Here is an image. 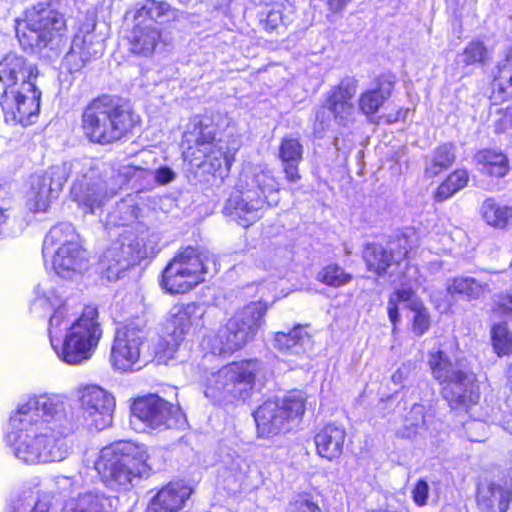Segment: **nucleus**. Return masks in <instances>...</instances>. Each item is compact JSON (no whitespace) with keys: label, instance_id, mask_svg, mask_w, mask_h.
Masks as SVG:
<instances>
[{"label":"nucleus","instance_id":"f257e3e1","mask_svg":"<svg viewBox=\"0 0 512 512\" xmlns=\"http://www.w3.org/2000/svg\"><path fill=\"white\" fill-rule=\"evenodd\" d=\"M63 396L44 394L28 398L10 418L7 441L25 464L59 462L68 455L65 436L70 431Z\"/></svg>","mask_w":512,"mask_h":512},{"label":"nucleus","instance_id":"f03ea898","mask_svg":"<svg viewBox=\"0 0 512 512\" xmlns=\"http://www.w3.org/2000/svg\"><path fill=\"white\" fill-rule=\"evenodd\" d=\"M73 174L76 178L70 196L84 213H96L116 194V188L108 187L93 159H77L53 165L43 174L31 178L28 198L30 209L34 212H45Z\"/></svg>","mask_w":512,"mask_h":512},{"label":"nucleus","instance_id":"7ed1b4c3","mask_svg":"<svg viewBox=\"0 0 512 512\" xmlns=\"http://www.w3.org/2000/svg\"><path fill=\"white\" fill-rule=\"evenodd\" d=\"M37 303H47L53 309L48 332L57 356L69 365H79L89 360L103 334L97 308L86 306L82 314L72 320L67 303L54 291L37 299Z\"/></svg>","mask_w":512,"mask_h":512},{"label":"nucleus","instance_id":"20e7f679","mask_svg":"<svg viewBox=\"0 0 512 512\" xmlns=\"http://www.w3.org/2000/svg\"><path fill=\"white\" fill-rule=\"evenodd\" d=\"M279 182L269 172L258 167L245 169L238 180L237 192L226 201L223 213L247 228L259 219L265 206L279 203Z\"/></svg>","mask_w":512,"mask_h":512},{"label":"nucleus","instance_id":"39448f33","mask_svg":"<svg viewBox=\"0 0 512 512\" xmlns=\"http://www.w3.org/2000/svg\"><path fill=\"white\" fill-rule=\"evenodd\" d=\"M215 134L211 117L194 116L183 134V156L191 165L211 173L220 172L223 177L222 171L228 173L230 170L239 144L234 143L231 148H225L221 139L216 140Z\"/></svg>","mask_w":512,"mask_h":512},{"label":"nucleus","instance_id":"423d86ee","mask_svg":"<svg viewBox=\"0 0 512 512\" xmlns=\"http://www.w3.org/2000/svg\"><path fill=\"white\" fill-rule=\"evenodd\" d=\"M148 450L131 441H117L103 447L95 468L102 481L115 490H127L141 478L148 477Z\"/></svg>","mask_w":512,"mask_h":512},{"label":"nucleus","instance_id":"0eeeda50","mask_svg":"<svg viewBox=\"0 0 512 512\" xmlns=\"http://www.w3.org/2000/svg\"><path fill=\"white\" fill-rule=\"evenodd\" d=\"M138 117L124 104L104 95L91 101L82 114L85 136L93 143L107 145L131 132Z\"/></svg>","mask_w":512,"mask_h":512},{"label":"nucleus","instance_id":"6e6552de","mask_svg":"<svg viewBox=\"0 0 512 512\" xmlns=\"http://www.w3.org/2000/svg\"><path fill=\"white\" fill-rule=\"evenodd\" d=\"M428 364L433 378L443 385L442 394L450 408L468 413L479 399L475 374L465 369L461 362H453L441 347L429 353Z\"/></svg>","mask_w":512,"mask_h":512},{"label":"nucleus","instance_id":"1a4fd4ad","mask_svg":"<svg viewBox=\"0 0 512 512\" xmlns=\"http://www.w3.org/2000/svg\"><path fill=\"white\" fill-rule=\"evenodd\" d=\"M264 374V364L257 359L233 362L207 373L204 394L216 404L245 400L250 396L255 380Z\"/></svg>","mask_w":512,"mask_h":512},{"label":"nucleus","instance_id":"9d476101","mask_svg":"<svg viewBox=\"0 0 512 512\" xmlns=\"http://www.w3.org/2000/svg\"><path fill=\"white\" fill-rule=\"evenodd\" d=\"M267 310L265 302H250L237 310L214 335L205 338V346L214 355H229L243 348L264 324Z\"/></svg>","mask_w":512,"mask_h":512},{"label":"nucleus","instance_id":"9b49d317","mask_svg":"<svg viewBox=\"0 0 512 512\" xmlns=\"http://www.w3.org/2000/svg\"><path fill=\"white\" fill-rule=\"evenodd\" d=\"M42 253L44 257L53 254V269L64 279L80 276L88 268L87 253L79 244L71 223H60L50 229L44 239Z\"/></svg>","mask_w":512,"mask_h":512},{"label":"nucleus","instance_id":"f8f14e48","mask_svg":"<svg viewBox=\"0 0 512 512\" xmlns=\"http://www.w3.org/2000/svg\"><path fill=\"white\" fill-rule=\"evenodd\" d=\"M65 26L64 16L59 12L34 7L27 10L24 19L16 21L15 31L25 51L40 52L53 43Z\"/></svg>","mask_w":512,"mask_h":512},{"label":"nucleus","instance_id":"ddd939ff","mask_svg":"<svg viewBox=\"0 0 512 512\" xmlns=\"http://www.w3.org/2000/svg\"><path fill=\"white\" fill-rule=\"evenodd\" d=\"M305 411L304 400L288 396L282 400H268L254 413L257 432L260 437H273L291 429V424Z\"/></svg>","mask_w":512,"mask_h":512},{"label":"nucleus","instance_id":"4468645a","mask_svg":"<svg viewBox=\"0 0 512 512\" xmlns=\"http://www.w3.org/2000/svg\"><path fill=\"white\" fill-rule=\"evenodd\" d=\"M131 411L135 418L152 430L180 429L187 422L178 405H173L156 394L137 398Z\"/></svg>","mask_w":512,"mask_h":512},{"label":"nucleus","instance_id":"2eb2a0df","mask_svg":"<svg viewBox=\"0 0 512 512\" xmlns=\"http://www.w3.org/2000/svg\"><path fill=\"white\" fill-rule=\"evenodd\" d=\"M357 90V80L345 78L333 86L328 92L321 109L316 113L315 131H324L329 127V116L332 114L334 121L343 127H348L354 122L355 109L352 103Z\"/></svg>","mask_w":512,"mask_h":512},{"label":"nucleus","instance_id":"dca6fc26","mask_svg":"<svg viewBox=\"0 0 512 512\" xmlns=\"http://www.w3.org/2000/svg\"><path fill=\"white\" fill-rule=\"evenodd\" d=\"M146 339L147 330L144 320H132L118 327L111 348L113 366L122 371L132 370L140 361Z\"/></svg>","mask_w":512,"mask_h":512},{"label":"nucleus","instance_id":"f3484780","mask_svg":"<svg viewBox=\"0 0 512 512\" xmlns=\"http://www.w3.org/2000/svg\"><path fill=\"white\" fill-rule=\"evenodd\" d=\"M41 91L36 84L24 82L19 87L5 88L0 97V105L6 123L27 126L31 118L40 110Z\"/></svg>","mask_w":512,"mask_h":512},{"label":"nucleus","instance_id":"a211bd4d","mask_svg":"<svg viewBox=\"0 0 512 512\" xmlns=\"http://www.w3.org/2000/svg\"><path fill=\"white\" fill-rule=\"evenodd\" d=\"M411 248L409 238L401 235L389 241L387 248L380 244H367L363 259L368 270L375 272L378 276L392 277L402 267L410 269L406 258Z\"/></svg>","mask_w":512,"mask_h":512},{"label":"nucleus","instance_id":"6ab92c4d","mask_svg":"<svg viewBox=\"0 0 512 512\" xmlns=\"http://www.w3.org/2000/svg\"><path fill=\"white\" fill-rule=\"evenodd\" d=\"M148 255L142 240L133 234L122 235L103 253L99 261L102 273L109 281L117 280L131 265Z\"/></svg>","mask_w":512,"mask_h":512},{"label":"nucleus","instance_id":"aec40b11","mask_svg":"<svg viewBox=\"0 0 512 512\" xmlns=\"http://www.w3.org/2000/svg\"><path fill=\"white\" fill-rule=\"evenodd\" d=\"M77 395L85 418L96 430L112 424L115 399L108 391L97 385H86L78 388Z\"/></svg>","mask_w":512,"mask_h":512},{"label":"nucleus","instance_id":"412c9836","mask_svg":"<svg viewBox=\"0 0 512 512\" xmlns=\"http://www.w3.org/2000/svg\"><path fill=\"white\" fill-rule=\"evenodd\" d=\"M401 304L405 308H409L414 312L413 316V332L421 336L430 326V320L427 310L416 297L411 287L402 288L395 291L388 301V316L394 327L400 321L398 306Z\"/></svg>","mask_w":512,"mask_h":512},{"label":"nucleus","instance_id":"4be33fe9","mask_svg":"<svg viewBox=\"0 0 512 512\" xmlns=\"http://www.w3.org/2000/svg\"><path fill=\"white\" fill-rule=\"evenodd\" d=\"M210 258L207 253L187 247L175 256L167 265L172 273H180L192 288L205 281Z\"/></svg>","mask_w":512,"mask_h":512},{"label":"nucleus","instance_id":"5701e85b","mask_svg":"<svg viewBox=\"0 0 512 512\" xmlns=\"http://www.w3.org/2000/svg\"><path fill=\"white\" fill-rule=\"evenodd\" d=\"M476 499L482 512H507L512 501V485L503 479L481 482Z\"/></svg>","mask_w":512,"mask_h":512},{"label":"nucleus","instance_id":"b1692460","mask_svg":"<svg viewBox=\"0 0 512 512\" xmlns=\"http://www.w3.org/2000/svg\"><path fill=\"white\" fill-rule=\"evenodd\" d=\"M37 68L15 53H8L0 62V82L6 88L18 87V82L35 84Z\"/></svg>","mask_w":512,"mask_h":512},{"label":"nucleus","instance_id":"393cba45","mask_svg":"<svg viewBox=\"0 0 512 512\" xmlns=\"http://www.w3.org/2000/svg\"><path fill=\"white\" fill-rule=\"evenodd\" d=\"M205 314V307L202 304L190 302L177 304L169 312V321L173 327V334L177 338L184 339L190 330L203 325L202 318Z\"/></svg>","mask_w":512,"mask_h":512},{"label":"nucleus","instance_id":"a878e982","mask_svg":"<svg viewBox=\"0 0 512 512\" xmlns=\"http://www.w3.org/2000/svg\"><path fill=\"white\" fill-rule=\"evenodd\" d=\"M191 493L190 487L180 482H171L153 497L146 512H178Z\"/></svg>","mask_w":512,"mask_h":512},{"label":"nucleus","instance_id":"bb28decb","mask_svg":"<svg viewBox=\"0 0 512 512\" xmlns=\"http://www.w3.org/2000/svg\"><path fill=\"white\" fill-rule=\"evenodd\" d=\"M129 51L140 57H150L161 41V30L150 23L134 21L128 37Z\"/></svg>","mask_w":512,"mask_h":512},{"label":"nucleus","instance_id":"cd10ccee","mask_svg":"<svg viewBox=\"0 0 512 512\" xmlns=\"http://www.w3.org/2000/svg\"><path fill=\"white\" fill-rule=\"evenodd\" d=\"M346 430L343 426L329 423L315 435L317 453L330 461L337 459L343 452Z\"/></svg>","mask_w":512,"mask_h":512},{"label":"nucleus","instance_id":"c85d7f7f","mask_svg":"<svg viewBox=\"0 0 512 512\" xmlns=\"http://www.w3.org/2000/svg\"><path fill=\"white\" fill-rule=\"evenodd\" d=\"M304 148L298 138L284 137L278 148V157L282 163L285 178L290 183L301 179L299 164L303 159Z\"/></svg>","mask_w":512,"mask_h":512},{"label":"nucleus","instance_id":"c756f323","mask_svg":"<svg viewBox=\"0 0 512 512\" xmlns=\"http://www.w3.org/2000/svg\"><path fill=\"white\" fill-rule=\"evenodd\" d=\"M175 10L165 1L146 0L144 4L133 11V21L141 23H150L151 26H157L173 19Z\"/></svg>","mask_w":512,"mask_h":512},{"label":"nucleus","instance_id":"7c9ffc66","mask_svg":"<svg viewBox=\"0 0 512 512\" xmlns=\"http://www.w3.org/2000/svg\"><path fill=\"white\" fill-rule=\"evenodd\" d=\"M310 345L311 338L301 326L287 333L277 332L274 339L275 348L288 355L304 354Z\"/></svg>","mask_w":512,"mask_h":512},{"label":"nucleus","instance_id":"2f4dec72","mask_svg":"<svg viewBox=\"0 0 512 512\" xmlns=\"http://www.w3.org/2000/svg\"><path fill=\"white\" fill-rule=\"evenodd\" d=\"M116 502V497L106 496L100 491H90L78 496L72 512H113Z\"/></svg>","mask_w":512,"mask_h":512},{"label":"nucleus","instance_id":"473e14b6","mask_svg":"<svg viewBox=\"0 0 512 512\" xmlns=\"http://www.w3.org/2000/svg\"><path fill=\"white\" fill-rule=\"evenodd\" d=\"M393 82L380 80L376 88L362 93L359 97V108L367 116L378 112L383 103L390 97Z\"/></svg>","mask_w":512,"mask_h":512},{"label":"nucleus","instance_id":"72a5a7b5","mask_svg":"<svg viewBox=\"0 0 512 512\" xmlns=\"http://www.w3.org/2000/svg\"><path fill=\"white\" fill-rule=\"evenodd\" d=\"M480 212L483 220L491 227L504 229L512 224V207L500 205L493 198L483 201Z\"/></svg>","mask_w":512,"mask_h":512},{"label":"nucleus","instance_id":"f704fd0d","mask_svg":"<svg viewBox=\"0 0 512 512\" xmlns=\"http://www.w3.org/2000/svg\"><path fill=\"white\" fill-rule=\"evenodd\" d=\"M479 170L489 176L504 177L509 170V162L501 152L482 150L475 156Z\"/></svg>","mask_w":512,"mask_h":512},{"label":"nucleus","instance_id":"c9c22d12","mask_svg":"<svg viewBox=\"0 0 512 512\" xmlns=\"http://www.w3.org/2000/svg\"><path fill=\"white\" fill-rule=\"evenodd\" d=\"M490 60V52L481 41L469 42L463 51L456 55V63L462 69L470 66H484Z\"/></svg>","mask_w":512,"mask_h":512},{"label":"nucleus","instance_id":"e433bc0d","mask_svg":"<svg viewBox=\"0 0 512 512\" xmlns=\"http://www.w3.org/2000/svg\"><path fill=\"white\" fill-rule=\"evenodd\" d=\"M455 158L454 147L451 144L436 148L426 161L425 174L428 177L439 175L454 163Z\"/></svg>","mask_w":512,"mask_h":512},{"label":"nucleus","instance_id":"4c0bfd02","mask_svg":"<svg viewBox=\"0 0 512 512\" xmlns=\"http://www.w3.org/2000/svg\"><path fill=\"white\" fill-rule=\"evenodd\" d=\"M448 294L459 295L467 299H477L484 291V285L473 277L460 276L453 278L447 284Z\"/></svg>","mask_w":512,"mask_h":512},{"label":"nucleus","instance_id":"58836bf2","mask_svg":"<svg viewBox=\"0 0 512 512\" xmlns=\"http://www.w3.org/2000/svg\"><path fill=\"white\" fill-rule=\"evenodd\" d=\"M492 85L501 99L512 96V56L498 63Z\"/></svg>","mask_w":512,"mask_h":512},{"label":"nucleus","instance_id":"ea45409f","mask_svg":"<svg viewBox=\"0 0 512 512\" xmlns=\"http://www.w3.org/2000/svg\"><path fill=\"white\" fill-rule=\"evenodd\" d=\"M426 425L427 419L424 406L414 404L406 414L403 427L398 430L397 434L402 438H411L417 435Z\"/></svg>","mask_w":512,"mask_h":512},{"label":"nucleus","instance_id":"a19ab883","mask_svg":"<svg viewBox=\"0 0 512 512\" xmlns=\"http://www.w3.org/2000/svg\"><path fill=\"white\" fill-rule=\"evenodd\" d=\"M138 217V207L132 199L121 200L109 214V222L117 226H126L133 223Z\"/></svg>","mask_w":512,"mask_h":512},{"label":"nucleus","instance_id":"79ce46f5","mask_svg":"<svg viewBox=\"0 0 512 512\" xmlns=\"http://www.w3.org/2000/svg\"><path fill=\"white\" fill-rule=\"evenodd\" d=\"M250 465L240 455H235L231 457L229 463L226 464L224 469V477L228 484H234L238 487L242 485L245 481L247 474L249 472Z\"/></svg>","mask_w":512,"mask_h":512},{"label":"nucleus","instance_id":"37998d69","mask_svg":"<svg viewBox=\"0 0 512 512\" xmlns=\"http://www.w3.org/2000/svg\"><path fill=\"white\" fill-rule=\"evenodd\" d=\"M491 340L498 356L507 355L512 351V335L506 323H498L492 327Z\"/></svg>","mask_w":512,"mask_h":512},{"label":"nucleus","instance_id":"c03bdc74","mask_svg":"<svg viewBox=\"0 0 512 512\" xmlns=\"http://www.w3.org/2000/svg\"><path fill=\"white\" fill-rule=\"evenodd\" d=\"M317 279L328 286L340 287L348 284L352 276L339 265L329 264L319 271Z\"/></svg>","mask_w":512,"mask_h":512},{"label":"nucleus","instance_id":"a18cd8bd","mask_svg":"<svg viewBox=\"0 0 512 512\" xmlns=\"http://www.w3.org/2000/svg\"><path fill=\"white\" fill-rule=\"evenodd\" d=\"M78 41L80 42L79 51L82 53V57L87 58L89 61L103 52L102 43L89 29L86 33L80 32L74 36L72 43H76Z\"/></svg>","mask_w":512,"mask_h":512},{"label":"nucleus","instance_id":"49530a36","mask_svg":"<svg viewBox=\"0 0 512 512\" xmlns=\"http://www.w3.org/2000/svg\"><path fill=\"white\" fill-rule=\"evenodd\" d=\"M161 285L171 294H182L193 289L182 274L172 273L168 266L163 271Z\"/></svg>","mask_w":512,"mask_h":512},{"label":"nucleus","instance_id":"de8ad7c7","mask_svg":"<svg viewBox=\"0 0 512 512\" xmlns=\"http://www.w3.org/2000/svg\"><path fill=\"white\" fill-rule=\"evenodd\" d=\"M182 340L183 339L177 338L173 334L169 336V339H160L157 343L155 351L158 363H163L169 359H172Z\"/></svg>","mask_w":512,"mask_h":512},{"label":"nucleus","instance_id":"09e8293b","mask_svg":"<svg viewBox=\"0 0 512 512\" xmlns=\"http://www.w3.org/2000/svg\"><path fill=\"white\" fill-rule=\"evenodd\" d=\"M260 22L267 31H273L280 25H284L285 19L283 17L282 7L280 5H273L265 12H262Z\"/></svg>","mask_w":512,"mask_h":512},{"label":"nucleus","instance_id":"8fccbe9b","mask_svg":"<svg viewBox=\"0 0 512 512\" xmlns=\"http://www.w3.org/2000/svg\"><path fill=\"white\" fill-rule=\"evenodd\" d=\"M79 41L71 44L70 51L64 57V65L68 70L76 72L81 70L85 64L89 61L87 58L82 57V53L79 51Z\"/></svg>","mask_w":512,"mask_h":512},{"label":"nucleus","instance_id":"3c124183","mask_svg":"<svg viewBox=\"0 0 512 512\" xmlns=\"http://www.w3.org/2000/svg\"><path fill=\"white\" fill-rule=\"evenodd\" d=\"M289 512H321L307 495H300L289 503Z\"/></svg>","mask_w":512,"mask_h":512},{"label":"nucleus","instance_id":"603ef678","mask_svg":"<svg viewBox=\"0 0 512 512\" xmlns=\"http://www.w3.org/2000/svg\"><path fill=\"white\" fill-rule=\"evenodd\" d=\"M468 173L466 170H456L446 179L447 185L452 187L455 193L464 188L468 183Z\"/></svg>","mask_w":512,"mask_h":512},{"label":"nucleus","instance_id":"864d4df0","mask_svg":"<svg viewBox=\"0 0 512 512\" xmlns=\"http://www.w3.org/2000/svg\"><path fill=\"white\" fill-rule=\"evenodd\" d=\"M429 486L426 481L419 480L412 490L414 502L418 506H424L428 497Z\"/></svg>","mask_w":512,"mask_h":512},{"label":"nucleus","instance_id":"5fc2aeb1","mask_svg":"<svg viewBox=\"0 0 512 512\" xmlns=\"http://www.w3.org/2000/svg\"><path fill=\"white\" fill-rule=\"evenodd\" d=\"M9 210V201L5 198L3 189L0 188V235L2 234L3 228L10 218Z\"/></svg>","mask_w":512,"mask_h":512},{"label":"nucleus","instance_id":"6e6d98bb","mask_svg":"<svg viewBox=\"0 0 512 512\" xmlns=\"http://www.w3.org/2000/svg\"><path fill=\"white\" fill-rule=\"evenodd\" d=\"M47 512V508L39 503L32 507V503L24 504L22 500H17L13 505V512Z\"/></svg>","mask_w":512,"mask_h":512},{"label":"nucleus","instance_id":"4d7b16f0","mask_svg":"<svg viewBox=\"0 0 512 512\" xmlns=\"http://www.w3.org/2000/svg\"><path fill=\"white\" fill-rule=\"evenodd\" d=\"M176 177L174 171L169 167H161L155 172V179L160 184H167L173 181Z\"/></svg>","mask_w":512,"mask_h":512},{"label":"nucleus","instance_id":"13d9d810","mask_svg":"<svg viewBox=\"0 0 512 512\" xmlns=\"http://www.w3.org/2000/svg\"><path fill=\"white\" fill-rule=\"evenodd\" d=\"M498 307L501 313L512 317V295L511 294H503L498 297L497 301Z\"/></svg>","mask_w":512,"mask_h":512},{"label":"nucleus","instance_id":"bf43d9fd","mask_svg":"<svg viewBox=\"0 0 512 512\" xmlns=\"http://www.w3.org/2000/svg\"><path fill=\"white\" fill-rule=\"evenodd\" d=\"M55 484L59 492L64 494L72 489V487L74 486V481L72 480V478L67 476H58L55 479Z\"/></svg>","mask_w":512,"mask_h":512},{"label":"nucleus","instance_id":"052dcab7","mask_svg":"<svg viewBox=\"0 0 512 512\" xmlns=\"http://www.w3.org/2000/svg\"><path fill=\"white\" fill-rule=\"evenodd\" d=\"M450 185H447V181L445 180L437 189L435 198L437 201H444L451 197L453 194H455L454 191H452Z\"/></svg>","mask_w":512,"mask_h":512},{"label":"nucleus","instance_id":"680f3d73","mask_svg":"<svg viewBox=\"0 0 512 512\" xmlns=\"http://www.w3.org/2000/svg\"><path fill=\"white\" fill-rule=\"evenodd\" d=\"M456 4H457L456 11H457L458 15L460 17H462L465 10H467V12L474 11L475 6H476V1L475 0H470V1H467V0H463V1L457 0Z\"/></svg>","mask_w":512,"mask_h":512},{"label":"nucleus","instance_id":"e2e57ef3","mask_svg":"<svg viewBox=\"0 0 512 512\" xmlns=\"http://www.w3.org/2000/svg\"><path fill=\"white\" fill-rule=\"evenodd\" d=\"M349 2V0H327V6L331 12L336 13L342 11Z\"/></svg>","mask_w":512,"mask_h":512},{"label":"nucleus","instance_id":"0e129e2a","mask_svg":"<svg viewBox=\"0 0 512 512\" xmlns=\"http://www.w3.org/2000/svg\"><path fill=\"white\" fill-rule=\"evenodd\" d=\"M464 426L465 427L467 426V429H470L472 427H478V426L483 427L484 424L482 422L470 421V422L465 423Z\"/></svg>","mask_w":512,"mask_h":512},{"label":"nucleus","instance_id":"69168bd1","mask_svg":"<svg viewBox=\"0 0 512 512\" xmlns=\"http://www.w3.org/2000/svg\"><path fill=\"white\" fill-rule=\"evenodd\" d=\"M126 172H125V175H131L132 172H135L137 171L138 169L134 168V167H126L125 168Z\"/></svg>","mask_w":512,"mask_h":512},{"label":"nucleus","instance_id":"338daca9","mask_svg":"<svg viewBox=\"0 0 512 512\" xmlns=\"http://www.w3.org/2000/svg\"><path fill=\"white\" fill-rule=\"evenodd\" d=\"M282 264H283V261L276 260L274 263H271V266H279V265H282Z\"/></svg>","mask_w":512,"mask_h":512},{"label":"nucleus","instance_id":"774afa93","mask_svg":"<svg viewBox=\"0 0 512 512\" xmlns=\"http://www.w3.org/2000/svg\"><path fill=\"white\" fill-rule=\"evenodd\" d=\"M191 0H179V2L183 3V4H187L189 3Z\"/></svg>","mask_w":512,"mask_h":512}]
</instances>
